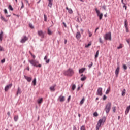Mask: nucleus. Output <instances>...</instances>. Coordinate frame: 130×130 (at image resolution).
Listing matches in <instances>:
<instances>
[{
	"mask_svg": "<svg viewBox=\"0 0 130 130\" xmlns=\"http://www.w3.org/2000/svg\"><path fill=\"white\" fill-rule=\"evenodd\" d=\"M105 117H103L102 119H100L96 125V130H99L101 125H103L105 122Z\"/></svg>",
	"mask_w": 130,
	"mask_h": 130,
	"instance_id": "f257e3e1",
	"label": "nucleus"
},
{
	"mask_svg": "<svg viewBox=\"0 0 130 130\" xmlns=\"http://www.w3.org/2000/svg\"><path fill=\"white\" fill-rule=\"evenodd\" d=\"M28 61L32 64V66H34V67H38L39 68H41L42 67L41 64H39V62L36 61V60H29Z\"/></svg>",
	"mask_w": 130,
	"mask_h": 130,
	"instance_id": "f03ea898",
	"label": "nucleus"
},
{
	"mask_svg": "<svg viewBox=\"0 0 130 130\" xmlns=\"http://www.w3.org/2000/svg\"><path fill=\"white\" fill-rule=\"evenodd\" d=\"M64 75L72 77L74 75V70L73 69L69 68L67 71L64 72Z\"/></svg>",
	"mask_w": 130,
	"mask_h": 130,
	"instance_id": "7ed1b4c3",
	"label": "nucleus"
},
{
	"mask_svg": "<svg viewBox=\"0 0 130 130\" xmlns=\"http://www.w3.org/2000/svg\"><path fill=\"white\" fill-rule=\"evenodd\" d=\"M110 109H111V103L108 102L105 108V110L107 114L109 113V112L110 111Z\"/></svg>",
	"mask_w": 130,
	"mask_h": 130,
	"instance_id": "20e7f679",
	"label": "nucleus"
},
{
	"mask_svg": "<svg viewBox=\"0 0 130 130\" xmlns=\"http://www.w3.org/2000/svg\"><path fill=\"white\" fill-rule=\"evenodd\" d=\"M95 10L98 17H99V20H102V18L103 17V14L100 13V11L98 10L97 8H95Z\"/></svg>",
	"mask_w": 130,
	"mask_h": 130,
	"instance_id": "39448f33",
	"label": "nucleus"
},
{
	"mask_svg": "<svg viewBox=\"0 0 130 130\" xmlns=\"http://www.w3.org/2000/svg\"><path fill=\"white\" fill-rule=\"evenodd\" d=\"M104 38L105 40H111V33L109 32L106 34L104 36Z\"/></svg>",
	"mask_w": 130,
	"mask_h": 130,
	"instance_id": "423d86ee",
	"label": "nucleus"
},
{
	"mask_svg": "<svg viewBox=\"0 0 130 130\" xmlns=\"http://www.w3.org/2000/svg\"><path fill=\"white\" fill-rule=\"evenodd\" d=\"M38 34L39 36H40L41 38H44V33H43V31H42V30L38 31Z\"/></svg>",
	"mask_w": 130,
	"mask_h": 130,
	"instance_id": "0eeeda50",
	"label": "nucleus"
},
{
	"mask_svg": "<svg viewBox=\"0 0 130 130\" xmlns=\"http://www.w3.org/2000/svg\"><path fill=\"white\" fill-rule=\"evenodd\" d=\"M28 37H27V36H24L23 37V38L21 39V40L20 41V42L21 43H25L26 42V41H27L28 40Z\"/></svg>",
	"mask_w": 130,
	"mask_h": 130,
	"instance_id": "6e6552de",
	"label": "nucleus"
},
{
	"mask_svg": "<svg viewBox=\"0 0 130 130\" xmlns=\"http://www.w3.org/2000/svg\"><path fill=\"white\" fill-rule=\"evenodd\" d=\"M58 100H59L60 102H63V101L66 100V97L62 95H60V96H59Z\"/></svg>",
	"mask_w": 130,
	"mask_h": 130,
	"instance_id": "1a4fd4ad",
	"label": "nucleus"
},
{
	"mask_svg": "<svg viewBox=\"0 0 130 130\" xmlns=\"http://www.w3.org/2000/svg\"><path fill=\"white\" fill-rule=\"evenodd\" d=\"M98 95L99 96H102V88L99 87L98 89Z\"/></svg>",
	"mask_w": 130,
	"mask_h": 130,
	"instance_id": "9d476101",
	"label": "nucleus"
},
{
	"mask_svg": "<svg viewBox=\"0 0 130 130\" xmlns=\"http://www.w3.org/2000/svg\"><path fill=\"white\" fill-rule=\"evenodd\" d=\"M12 86H13V84H10L7 85L5 88V91L7 92V91H8L9 89H11V88H12Z\"/></svg>",
	"mask_w": 130,
	"mask_h": 130,
	"instance_id": "9b49d317",
	"label": "nucleus"
},
{
	"mask_svg": "<svg viewBox=\"0 0 130 130\" xmlns=\"http://www.w3.org/2000/svg\"><path fill=\"white\" fill-rule=\"evenodd\" d=\"M56 87V84H54V85H52V86H51L50 87V90L51 92H54V91H55Z\"/></svg>",
	"mask_w": 130,
	"mask_h": 130,
	"instance_id": "f8f14e48",
	"label": "nucleus"
},
{
	"mask_svg": "<svg viewBox=\"0 0 130 130\" xmlns=\"http://www.w3.org/2000/svg\"><path fill=\"white\" fill-rule=\"evenodd\" d=\"M81 77L80 79L81 81H86V80L87 79V77H86V75H84V74H81Z\"/></svg>",
	"mask_w": 130,
	"mask_h": 130,
	"instance_id": "ddd939ff",
	"label": "nucleus"
},
{
	"mask_svg": "<svg viewBox=\"0 0 130 130\" xmlns=\"http://www.w3.org/2000/svg\"><path fill=\"white\" fill-rule=\"evenodd\" d=\"M119 70H120L119 66H118L115 71V75L116 77H118V74H119Z\"/></svg>",
	"mask_w": 130,
	"mask_h": 130,
	"instance_id": "4468645a",
	"label": "nucleus"
},
{
	"mask_svg": "<svg viewBox=\"0 0 130 130\" xmlns=\"http://www.w3.org/2000/svg\"><path fill=\"white\" fill-rule=\"evenodd\" d=\"M76 38L77 39H80L81 38V33L80 32H77L76 35Z\"/></svg>",
	"mask_w": 130,
	"mask_h": 130,
	"instance_id": "2eb2a0df",
	"label": "nucleus"
},
{
	"mask_svg": "<svg viewBox=\"0 0 130 130\" xmlns=\"http://www.w3.org/2000/svg\"><path fill=\"white\" fill-rule=\"evenodd\" d=\"M24 78L25 79H26V80H27V82H31V81L32 80V78L31 77L25 76Z\"/></svg>",
	"mask_w": 130,
	"mask_h": 130,
	"instance_id": "dca6fc26",
	"label": "nucleus"
},
{
	"mask_svg": "<svg viewBox=\"0 0 130 130\" xmlns=\"http://www.w3.org/2000/svg\"><path fill=\"white\" fill-rule=\"evenodd\" d=\"M49 2L48 7H50V8H51L52 7V3L53 2V0H48Z\"/></svg>",
	"mask_w": 130,
	"mask_h": 130,
	"instance_id": "f3484780",
	"label": "nucleus"
},
{
	"mask_svg": "<svg viewBox=\"0 0 130 130\" xmlns=\"http://www.w3.org/2000/svg\"><path fill=\"white\" fill-rule=\"evenodd\" d=\"M86 71V68H82L81 69H79V74H82V73H84Z\"/></svg>",
	"mask_w": 130,
	"mask_h": 130,
	"instance_id": "a211bd4d",
	"label": "nucleus"
},
{
	"mask_svg": "<svg viewBox=\"0 0 130 130\" xmlns=\"http://www.w3.org/2000/svg\"><path fill=\"white\" fill-rule=\"evenodd\" d=\"M4 32H3V31H1V33H0V41H2L3 40V37L4 36Z\"/></svg>",
	"mask_w": 130,
	"mask_h": 130,
	"instance_id": "6ab92c4d",
	"label": "nucleus"
},
{
	"mask_svg": "<svg viewBox=\"0 0 130 130\" xmlns=\"http://www.w3.org/2000/svg\"><path fill=\"white\" fill-rule=\"evenodd\" d=\"M129 110H130V105L126 108V109L125 111L126 115L127 114V113H128V112H129Z\"/></svg>",
	"mask_w": 130,
	"mask_h": 130,
	"instance_id": "aec40b11",
	"label": "nucleus"
},
{
	"mask_svg": "<svg viewBox=\"0 0 130 130\" xmlns=\"http://www.w3.org/2000/svg\"><path fill=\"white\" fill-rule=\"evenodd\" d=\"M44 60H46V63H49V61L50 60L49 59L47 60V56H45L44 58Z\"/></svg>",
	"mask_w": 130,
	"mask_h": 130,
	"instance_id": "412c9836",
	"label": "nucleus"
},
{
	"mask_svg": "<svg viewBox=\"0 0 130 130\" xmlns=\"http://www.w3.org/2000/svg\"><path fill=\"white\" fill-rule=\"evenodd\" d=\"M121 3H122V4H123V8H125V10H126V9H127V7L126 6V3H123V0H121Z\"/></svg>",
	"mask_w": 130,
	"mask_h": 130,
	"instance_id": "4be33fe9",
	"label": "nucleus"
},
{
	"mask_svg": "<svg viewBox=\"0 0 130 130\" xmlns=\"http://www.w3.org/2000/svg\"><path fill=\"white\" fill-rule=\"evenodd\" d=\"M43 101V99L41 98L38 100V104H41Z\"/></svg>",
	"mask_w": 130,
	"mask_h": 130,
	"instance_id": "5701e85b",
	"label": "nucleus"
},
{
	"mask_svg": "<svg viewBox=\"0 0 130 130\" xmlns=\"http://www.w3.org/2000/svg\"><path fill=\"white\" fill-rule=\"evenodd\" d=\"M128 22H127V20L125 19L124 21L125 28L128 27Z\"/></svg>",
	"mask_w": 130,
	"mask_h": 130,
	"instance_id": "b1692460",
	"label": "nucleus"
},
{
	"mask_svg": "<svg viewBox=\"0 0 130 130\" xmlns=\"http://www.w3.org/2000/svg\"><path fill=\"white\" fill-rule=\"evenodd\" d=\"M21 93H22V92L21 91V89H20V88H18L16 93L17 96H18L19 94H21Z\"/></svg>",
	"mask_w": 130,
	"mask_h": 130,
	"instance_id": "393cba45",
	"label": "nucleus"
},
{
	"mask_svg": "<svg viewBox=\"0 0 130 130\" xmlns=\"http://www.w3.org/2000/svg\"><path fill=\"white\" fill-rule=\"evenodd\" d=\"M126 93V90L124 89L122 91V96H125V94Z\"/></svg>",
	"mask_w": 130,
	"mask_h": 130,
	"instance_id": "a878e982",
	"label": "nucleus"
},
{
	"mask_svg": "<svg viewBox=\"0 0 130 130\" xmlns=\"http://www.w3.org/2000/svg\"><path fill=\"white\" fill-rule=\"evenodd\" d=\"M99 55V51L98 50L96 51V54L95 55V59L98 58Z\"/></svg>",
	"mask_w": 130,
	"mask_h": 130,
	"instance_id": "bb28decb",
	"label": "nucleus"
},
{
	"mask_svg": "<svg viewBox=\"0 0 130 130\" xmlns=\"http://www.w3.org/2000/svg\"><path fill=\"white\" fill-rule=\"evenodd\" d=\"M1 20H2V21H4V22H7V20H6V19L5 18V17H4V16H3V15L1 16Z\"/></svg>",
	"mask_w": 130,
	"mask_h": 130,
	"instance_id": "cd10ccee",
	"label": "nucleus"
},
{
	"mask_svg": "<svg viewBox=\"0 0 130 130\" xmlns=\"http://www.w3.org/2000/svg\"><path fill=\"white\" fill-rule=\"evenodd\" d=\"M110 92V87H109L107 91H106V94L107 95L108 94H109V92Z\"/></svg>",
	"mask_w": 130,
	"mask_h": 130,
	"instance_id": "c85d7f7f",
	"label": "nucleus"
},
{
	"mask_svg": "<svg viewBox=\"0 0 130 130\" xmlns=\"http://www.w3.org/2000/svg\"><path fill=\"white\" fill-rule=\"evenodd\" d=\"M48 35H52V32L50 29H48Z\"/></svg>",
	"mask_w": 130,
	"mask_h": 130,
	"instance_id": "c756f323",
	"label": "nucleus"
},
{
	"mask_svg": "<svg viewBox=\"0 0 130 130\" xmlns=\"http://www.w3.org/2000/svg\"><path fill=\"white\" fill-rule=\"evenodd\" d=\"M87 33L90 37H92V34L91 33V31H90V30L88 29Z\"/></svg>",
	"mask_w": 130,
	"mask_h": 130,
	"instance_id": "7c9ffc66",
	"label": "nucleus"
},
{
	"mask_svg": "<svg viewBox=\"0 0 130 130\" xmlns=\"http://www.w3.org/2000/svg\"><path fill=\"white\" fill-rule=\"evenodd\" d=\"M32 84L34 86H36V78H35L32 81Z\"/></svg>",
	"mask_w": 130,
	"mask_h": 130,
	"instance_id": "2f4dec72",
	"label": "nucleus"
},
{
	"mask_svg": "<svg viewBox=\"0 0 130 130\" xmlns=\"http://www.w3.org/2000/svg\"><path fill=\"white\" fill-rule=\"evenodd\" d=\"M112 110H113V112L114 113H115V112H116V107H113Z\"/></svg>",
	"mask_w": 130,
	"mask_h": 130,
	"instance_id": "473e14b6",
	"label": "nucleus"
},
{
	"mask_svg": "<svg viewBox=\"0 0 130 130\" xmlns=\"http://www.w3.org/2000/svg\"><path fill=\"white\" fill-rule=\"evenodd\" d=\"M85 102V98H83L82 100L80 101V104H83Z\"/></svg>",
	"mask_w": 130,
	"mask_h": 130,
	"instance_id": "72a5a7b5",
	"label": "nucleus"
},
{
	"mask_svg": "<svg viewBox=\"0 0 130 130\" xmlns=\"http://www.w3.org/2000/svg\"><path fill=\"white\" fill-rule=\"evenodd\" d=\"M18 118H19V116H15L14 117V119L15 121H17V120H18Z\"/></svg>",
	"mask_w": 130,
	"mask_h": 130,
	"instance_id": "f704fd0d",
	"label": "nucleus"
},
{
	"mask_svg": "<svg viewBox=\"0 0 130 130\" xmlns=\"http://www.w3.org/2000/svg\"><path fill=\"white\" fill-rule=\"evenodd\" d=\"M122 47H123V45L120 44V45L117 47V49H120Z\"/></svg>",
	"mask_w": 130,
	"mask_h": 130,
	"instance_id": "c9c22d12",
	"label": "nucleus"
},
{
	"mask_svg": "<svg viewBox=\"0 0 130 130\" xmlns=\"http://www.w3.org/2000/svg\"><path fill=\"white\" fill-rule=\"evenodd\" d=\"M91 43H89L87 45H85V47L86 48H88V47H89V46H91Z\"/></svg>",
	"mask_w": 130,
	"mask_h": 130,
	"instance_id": "e433bc0d",
	"label": "nucleus"
},
{
	"mask_svg": "<svg viewBox=\"0 0 130 130\" xmlns=\"http://www.w3.org/2000/svg\"><path fill=\"white\" fill-rule=\"evenodd\" d=\"M9 10H11V11H14V8H13L12 5H9Z\"/></svg>",
	"mask_w": 130,
	"mask_h": 130,
	"instance_id": "4c0bfd02",
	"label": "nucleus"
},
{
	"mask_svg": "<svg viewBox=\"0 0 130 130\" xmlns=\"http://www.w3.org/2000/svg\"><path fill=\"white\" fill-rule=\"evenodd\" d=\"M68 12L70 14H73V10L71 8L69 9Z\"/></svg>",
	"mask_w": 130,
	"mask_h": 130,
	"instance_id": "58836bf2",
	"label": "nucleus"
},
{
	"mask_svg": "<svg viewBox=\"0 0 130 130\" xmlns=\"http://www.w3.org/2000/svg\"><path fill=\"white\" fill-rule=\"evenodd\" d=\"M44 21L45 22L47 21V17L46 16V15L45 14L44 15Z\"/></svg>",
	"mask_w": 130,
	"mask_h": 130,
	"instance_id": "ea45409f",
	"label": "nucleus"
},
{
	"mask_svg": "<svg viewBox=\"0 0 130 130\" xmlns=\"http://www.w3.org/2000/svg\"><path fill=\"white\" fill-rule=\"evenodd\" d=\"M72 89L73 91H74V90H75V89H76V85H75V84L73 85L72 86Z\"/></svg>",
	"mask_w": 130,
	"mask_h": 130,
	"instance_id": "a19ab883",
	"label": "nucleus"
},
{
	"mask_svg": "<svg viewBox=\"0 0 130 130\" xmlns=\"http://www.w3.org/2000/svg\"><path fill=\"white\" fill-rule=\"evenodd\" d=\"M99 42L100 43H101V44H103V41H102V39H101V38H99Z\"/></svg>",
	"mask_w": 130,
	"mask_h": 130,
	"instance_id": "79ce46f5",
	"label": "nucleus"
},
{
	"mask_svg": "<svg viewBox=\"0 0 130 130\" xmlns=\"http://www.w3.org/2000/svg\"><path fill=\"white\" fill-rule=\"evenodd\" d=\"M80 130H86V128H85V126L83 125L81 127Z\"/></svg>",
	"mask_w": 130,
	"mask_h": 130,
	"instance_id": "37998d69",
	"label": "nucleus"
},
{
	"mask_svg": "<svg viewBox=\"0 0 130 130\" xmlns=\"http://www.w3.org/2000/svg\"><path fill=\"white\" fill-rule=\"evenodd\" d=\"M123 68L124 70H127V67L125 64L123 65Z\"/></svg>",
	"mask_w": 130,
	"mask_h": 130,
	"instance_id": "c03bdc74",
	"label": "nucleus"
},
{
	"mask_svg": "<svg viewBox=\"0 0 130 130\" xmlns=\"http://www.w3.org/2000/svg\"><path fill=\"white\" fill-rule=\"evenodd\" d=\"M92 67H93V62H91V64H90L89 66H88V67L89 69H91V68H92Z\"/></svg>",
	"mask_w": 130,
	"mask_h": 130,
	"instance_id": "a18cd8bd",
	"label": "nucleus"
},
{
	"mask_svg": "<svg viewBox=\"0 0 130 130\" xmlns=\"http://www.w3.org/2000/svg\"><path fill=\"white\" fill-rule=\"evenodd\" d=\"M93 115H94V116H95L96 117H97V116H98V113H97V112H94V113H93Z\"/></svg>",
	"mask_w": 130,
	"mask_h": 130,
	"instance_id": "49530a36",
	"label": "nucleus"
},
{
	"mask_svg": "<svg viewBox=\"0 0 130 130\" xmlns=\"http://www.w3.org/2000/svg\"><path fill=\"white\" fill-rule=\"evenodd\" d=\"M29 27L31 28V29H34V26H33V25L32 24H29Z\"/></svg>",
	"mask_w": 130,
	"mask_h": 130,
	"instance_id": "de8ad7c7",
	"label": "nucleus"
},
{
	"mask_svg": "<svg viewBox=\"0 0 130 130\" xmlns=\"http://www.w3.org/2000/svg\"><path fill=\"white\" fill-rule=\"evenodd\" d=\"M0 51H5V50L4 49V48L0 46Z\"/></svg>",
	"mask_w": 130,
	"mask_h": 130,
	"instance_id": "09e8293b",
	"label": "nucleus"
},
{
	"mask_svg": "<svg viewBox=\"0 0 130 130\" xmlns=\"http://www.w3.org/2000/svg\"><path fill=\"white\" fill-rule=\"evenodd\" d=\"M5 61H6V59H3L1 60V62L2 63H4V62H5Z\"/></svg>",
	"mask_w": 130,
	"mask_h": 130,
	"instance_id": "8fccbe9b",
	"label": "nucleus"
},
{
	"mask_svg": "<svg viewBox=\"0 0 130 130\" xmlns=\"http://www.w3.org/2000/svg\"><path fill=\"white\" fill-rule=\"evenodd\" d=\"M4 13H5V14H8V10H7V9H5Z\"/></svg>",
	"mask_w": 130,
	"mask_h": 130,
	"instance_id": "3c124183",
	"label": "nucleus"
},
{
	"mask_svg": "<svg viewBox=\"0 0 130 130\" xmlns=\"http://www.w3.org/2000/svg\"><path fill=\"white\" fill-rule=\"evenodd\" d=\"M107 98V97H106V95H104V96H103V100H106Z\"/></svg>",
	"mask_w": 130,
	"mask_h": 130,
	"instance_id": "603ef678",
	"label": "nucleus"
},
{
	"mask_svg": "<svg viewBox=\"0 0 130 130\" xmlns=\"http://www.w3.org/2000/svg\"><path fill=\"white\" fill-rule=\"evenodd\" d=\"M126 29V32H128V27H125Z\"/></svg>",
	"mask_w": 130,
	"mask_h": 130,
	"instance_id": "864d4df0",
	"label": "nucleus"
},
{
	"mask_svg": "<svg viewBox=\"0 0 130 130\" xmlns=\"http://www.w3.org/2000/svg\"><path fill=\"white\" fill-rule=\"evenodd\" d=\"M26 70H27V71H30V67H29V66H28L26 68Z\"/></svg>",
	"mask_w": 130,
	"mask_h": 130,
	"instance_id": "5fc2aeb1",
	"label": "nucleus"
},
{
	"mask_svg": "<svg viewBox=\"0 0 130 130\" xmlns=\"http://www.w3.org/2000/svg\"><path fill=\"white\" fill-rule=\"evenodd\" d=\"M63 24L64 25V26L65 27V28H67V24H66V23L63 22Z\"/></svg>",
	"mask_w": 130,
	"mask_h": 130,
	"instance_id": "6e6d98bb",
	"label": "nucleus"
},
{
	"mask_svg": "<svg viewBox=\"0 0 130 130\" xmlns=\"http://www.w3.org/2000/svg\"><path fill=\"white\" fill-rule=\"evenodd\" d=\"M7 115H8V116H10L11 115V113H10V112H7Z\"/></svg>",
	"mask_w": 130,
	"mask_h": 130,
	"instance_id": "4d7b16f0",
	"label": "nucleus"
},
{
	"mask_svg": "<svg viewBox=\"0 0 130 130\" xmlns=\"http://www.w3.org/2000/svg\"><path fill=\"white\" fill-rule=\"evenodd\" d=\"M68 101H70L71 100V95H70V96L68 97Z\"/></svg>",
	"mask_w": 130,
	"mask_h": 130,
	"instance_id": "13d9d810",
	"label": "nucleus"
},
{
	"mask_svg": "<svg viewBox=\"0 0 130 130\" xmlns=\"http://www.w3.org/2000/svg\"><path fill=\"white\" fill-rule=\"evenodd\" d=\"M73 130H78V129H77V127H76V126H74Z\"/></svg>",
	"mask_w": 130,
	"mask_h": 130,
	"instance_id": "bf43d9fd",
	"label": "nucleus"
},
{
	"mask_svg": "<svg viewBox=\"0 0 130 130\" xmlns=\"http://www.w3.org/2000/svg\"><path fill=\"white\" fill-rule=\"evenodd\" d=\"M99 27H97V28L95 29V33H96V32H97V30H99Z\"/></svg>",
	"mask_w": 130,
	"mask_h": 130,
	"instance_id": "052dcab7",
	"label": "nucleus"
},
{
	"mask_svg": "<svg viewBox=\"0 0 130 130\" xmlns=\"http://www.w3.org/2000/svg\"><path fill=\"white\" fill-rule=\"evenodd\" d=\"M103 9H104V10H106V6H103Z\"/></svg>",
	"mask_w": 130,
	"mask_h": 130,
	"instance_id": "680f3d73",
	"label": "nucleus"
},
{
	"mask_svg": "<svg viewBox=\"0 0 130 130\" xmlns=\"http://www.w3.org/2000/svg\"><path fill=\"white\" fill-rule=\"evenodd\" d=\"M67 42H68V41L67 40H64V44H67Z\"/></svg>",
	"mask_w": 130,
	"mask_h": 130,
	"instance_id": "e2e57ef3",
	"label": "nucleus"
},
{
	"mask_svg": "<svg viewBox=\"0 0 130 130\" xmlns=\"http://www.w3.org/2000/svg\"><path fill=\"white\" fill-rule=\"evenodd\" d=\"M31 55L32 56L33 58H34V59H35V57H35V55H32V54H31Z\"/></svg>",
	"mask_w": 130,
	"mask_h": 130,
	"instance_id": "0e129e2a",
	"label": "nucleus"
},
{
	"mask_svg": "<svg viewBox=\"0 0 130 130\" xmlns=\"http://www.w3.org/2000/svg\"><path fill=\"white\" fill-rule=\"evenodd\" d=\"M81 31L83 33V32H84V30H83V29H81Z\"/></svg>",
	"mask_w": 130,
	"mask_h": 130,
	"instance_id": "69168bd1",
	"label": "nucleus"
},
{
	"mask_svg": "<svg viewBox=\"0 0 130 130\" xmlns=\"http://www.w3.org/2000/svg\"><path fill=\"white\" fill-rule=\"evenodd\" d=\"M80 87H78V88H77V91H79V90H80Z\"/></svg>",
	"mask_w": 130,
	"mask_h": 130,
	"instance_id": "338daca9",
	"label": "nucleus"
},
{
	"mask_svg": "<svg viewBox=\"0 0 130 130\" xmlns=\"http://www.w3.org/2000/svg\"><path fill=\"white\" fill-rule=\"evenodd\" d=\"M66 10H68V11H69V10H70V9H69L68 7H66Z\"/></svg>",
	"mask_w": 130,
	"mask_h": 130,
	"instance_id": "774afa93",
	"label": "nucleus"
}]
</instances>
